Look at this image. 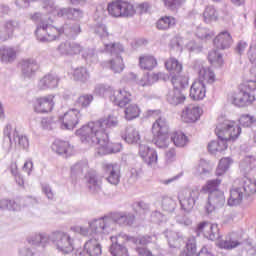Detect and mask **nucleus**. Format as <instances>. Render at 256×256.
I'll list each match as a JSON object with an SVG mask.
<instances>
[{
    "label": "nucleus",
    "instance_id": "nucleus-1",
    "mask_svg": "<svg viewBox=\"0 0 256 256\" xmlns=\"http://www.w3.org/2000/svg\"><path fill=\"white\" fill-rule=\"evenodd\" d=\"M77 135L84 137L90 145H96V155L104 157L119 153L123 147L120 143L109 142V136L103 131L101 124L91 122L77 130Z\"/></svg>",
    "mask_w": 256,
    "mask_h": 256
},
{
    "label": "nucleus",
    "instance_id": "nucleus-2",
    "mask_svg": "<svg viewBox=\"0 0 256 256\" xmlns=\"http://www.w3.org/2000/svg\"><path fill=\"white\" fill-rule=\"evenodd\" d=\"M215 133L218 140H212L208 144V151L211 153H223V151L227 149V143H229V141L239 139V135H241V126L233 120H219Z\"/></svg>",
    "mask_w": 256,
    "mask_h": 256
},
{
    "label": "nucleus",
    "instance_id": "nucleus-3",
    "mask_svg": "<svg viewBox=\"0 0 256 256\" xmlns=\"http://www.w3.org/2000/svg\"><path fill=\"white\" fill-rule=\"evenodd\" d=\"M256 81L250 80L240 87V91L234 96L233 104L236 107H247L255 101Z\"/></svg>",
    "mask_w": 256,
    "mask_h": 256
},
{
    "label": "nucleus",
    "instance_id": "nucleus-4",
    "mask_svg": "<svg viewBox=\"0 0 256 256\" xmlns=\"http://www.w3.org/2000/svg\"><path fill=\"white\" fill-rule=\"evenodd\" d=\"M199 195L200 193L197 189L181 190L178 194V201L180 203L182 211H184L185 213H191V211L195 207V203H197V200L199 199Z\"/></svg>",
    "mask_w": 256,
    "mask_h": 256
},
{
    "label": "nucleus",
    "instance_id": "nucleus-5",
    "mask_svg": "<svg viewBox=\"0 0 256 256\" xmlns=\"http://www.w3.org/2000/svg\"><path fill=\"white\" fill-rule=\"evenodd\" d=\"M33 109L35 113H40L41 115L52 113L53 109H55V95L48 94L39 96L34 101Z\"/></svg>",
    "mask_w": 256,
    "mask_h": 256
},
{
    "label": "nucleus",
    "instance_id": "nucleus-6",
    "mask_svg": "<svg viewBox=\"0 0 256 256\" xmlns=\"http://www.w3.org/2000/svg\"><path fill=\"white\" fill-rule=\"evenodd\" d=\"M79 121H81V111L75 108H71L59 116L62 129L73 130L79 125Z\"/></svg>",
    "mask_w": 256,
    "mask_h": 256
},
{
    "label": "nucleus",
    "instance_id": "nucleus-7",
    "mask_svg": "<svg viewBox=\"0 0 256 256\" xmlns=\"http://www.w3.org/2000/svg\"><path fill=\"white\" fill-rule=\"evenodd\" d=\"M51 240L62 253H71L73 251V239L67 233L61 231L54 232Z\"/></svg>",
    "mask_w": 256,
    "mask_h": 256
},
{
    "label": "nucleus",
    "instance_id": "nucleus-8",
    "mask_svg": "<svg viewBox=\"0 0 256 256\" xmlns=\"http://www.w3.org/2000/svg\"><path fill=\"white\" fill-rule=\"evenodd\" d=\"M114 221V223H118L119 225H123L127 221V216L123 215H116L112 220L110 218H100L97 220H93L90 223V229L92 233H103L106 227L109 226V223Z\"/></svg>",
    "mask_w": 256,
    "mask_h": 256
},
{
    "label": "nucleus",
    "instance_id": "nucleus-9",
    "mask_svg": "<svg viewBox=\"0 0 256 256\" xmlns=\"http://www.w3.org/2000/svg\"><path fill=\"white\" fill-rule=\"evenodd\" d=\"M36 37L38 41H41L42 43L55 41V39L59 37V30L54 26L42 23V25L36 29Z\"/></svg>",
    "mask_w": 256,
    "mask_h": 256
},
{
    "label": "nucleus",
    "instance_id": "nucleus-10",
    "mask_svg": "<svg viewBox=\"0 0 256 256\" xmlns=\"http://www.w3.org/2000/svg\"><path fill=\"white\" fill-rule=\"evenodd\" d=\"M138 153L148 167H155V165H157V161L159 159L157 150L147 146V144L140 143Z\"/></svg>",
    "mask_w": 256,
    "mask_h": 256
},
{
    "label": "nucleus",
    "instance_id": "nucleus-11",
    "mask_svg": "<svg viewBox=\"0 0 256 256\" xmlns=\"http://www.w3.org/2000/svg\"><path fill=\"white\" fill-rule=\"evenodd\" d=\"M107 11L111 17H128L129 2L123 0L112 1L108 4Z\"/></svg>",
    "mask_w": 256,
    "mask_h": 256
},
{
    "label": "nucleus",
    "instance_id": "nucleus-12",
    "mask_svg": "<svg viewBox=\"0 0 256 256\" xmlns=\"http://www.w3.org/2000/svg\"><path fill=\"white\" fill-rule=\"evenodd\" d=\"M196 232L198 235L201 233L206 239L215 241L219 239V226L217 224H211L209 222H201L198 224Z\"/></svg>",
    "mask_w": 256,
    "mask_h": 256
},
{
    "label": "nucleus",
    "instance_id": "nucleus-13",
    "mask_svg": "<svg viewBox=\"0 0 256 256\" xmlns=\"http://www.w3.org/2000/svg\"><path fill=\"white\" fill-rule=\"evenodd\" d=\"M203 110L195 104H189L182 110L181 119L184 123H195L199 121Z\"/></svg>",
    "mask_w": 256,
    "mask_h": 256
},
{
    "label": "nucleus",
    "instance_id": "nucleus-14",
    "mask_svg": "<svg viewBox=\"0 0 256 256\" xmlns=\"http://www.w3.org/2000/svg\"><path fill=\"white\" fill-rule=\"evenodd\" d=\"M223 205H225V194L223 192H214L208 196V202L205 206V211L209 215L216 209H221Z\"/></svg>",
    "mask_w": 256,
    "mask_h": 256
},
{
    "label": "nucleus",
    "instance_id": "nucleus-15",
    "mask_svg": "<svg viewBox=\"0 0 256 256\" xmlns=\"http://www.w3.org/2000/svg\"><path fill=\"white\" fill-rule=\"evenodd\" d=\"M194 69L198 71V82L204 83V85L215 83V72L211 68L203 66V63L196 62Z\"/></svg>",
    "mask_w": 256,
    "mask_h": 256
},
{
    "label": "nucleus",
    "instance_id": "nucleus-16",
    "mask_svg": "<svg viewBox=\"0 0 256 256\" xmlns=\"http://www.w3.org/2000/svg\"><path fill=\"white\" fill-rule=\"evenodd\" d=\"M59 85V77L55 74H46L37 83V91H47L48 89H55Z\"/></svg>",
    "mask_w": 256,
    "mask_h": 256
},
{
    "label": "nucleus",
    "instance_id": "nucleus-17",
    "mask_svg": "<svg viewBox=\"0 0 256 256\" xmlns=\"http://www.w3.org/2000/svg\"><path fill=\"white\" fill-rule=\"evenodd\" d=\"M108 95L112 103L118 107H127L129 104V92L125 90H109Z\"/></svg>",
    "mask_w": 256,
    "mask_h": 256
},
{
    "label": "nucleus",
    "instance_id": "nucleus-18",
    "mask_svg": "<svg viewBox=\"0 0 256 256\" xmlns=\"http://www.w3.org/2000/svg\"><path fill=\"white\" fill-rule=\"evenodd\" d=\"M207 94V88L205 87V83L195 81L190 88V97L193 101H203L205 99V95Z\"/></svg>",
    "mask_w": 256,
    "mask_h": 256
},
{
    "label": "nucleus",
    "instance_id": "nucleus-19",
    "mask_svg": "<svg viewBox=\"0 0 256 256\" xmlns=\"http://www.w3.org/2000/svg\"><path fill=\"white\" fill-rule=\"evenodd\" d=\"M52 151L58 155H73V146L68 141L56 139L52 144Z\"/></svg>",
    "mask_w": 256,
    "mask_h": 256
},
{
    "label": "nucleus",
    "instance_id": "nucleus-20",
    "mask_svg": "<svg viewBox=\"0 0 256 256\" xmlns=\"http://www.w3.org/2000/svg\"><path fill=\"white\" fill-rule=\"evenodd\" d=\"M185 99H187V96H185L182 89H170L166 94V101H168L170 105H181L185 103Z\"/></svg>",
    "mask_w": 256,
    "mask_h": 256
},
{
    "label": "nucleus",
    "instance_id": "nucleus-21",
    "mask_svg": "<svg viewBox=\"0 0 256 256\" xmlns=\"http://www.w3.org/2000/svg\"><path fill=\"white\" fill-rule=\"evenodd\" d=\"M233 45V38L228 31L220 32L214 39L216 49H229Z\"/></svg>",
    "mask_w": 256,
    "mask_h": 256
},
{
    "label": "nucleus",
    "instance_id": "nucleus-22",
    "mask_svg": "<svg viewBox=\"0 0 256 256\" xmlns=\"http://www.w3.org/2000/svg\"><path fill=\"white\" fill-rule=\"evenodd\" d=\"M245 197L247 196L240 186L232 188L230 190V197L228 198V205L230 207L241 205V202L243 201V199H245Z\"/></svg>",
    "mask_w": 256,
    "mask_h": 256
},
{
    "label": "nucleus",
    "instance_id": "nucleus-23",
    "mask_svg": "<svg viewBox=\"0 0 256 256\" xmlns=\"http://www.w3.org/2000/svg\"><path fill=\"white\" fill-rule=\"evenodd\" d=\"M104 170L108 174L107 181L108 183H111V185H117L119 183V166L116 164H106L104 166Z\"/></svg>",
    "mask_w": 256,
    "mask_h": 256
},
{
    "label": "nucleus",
    "instance_id": "nucleus-24",
    "mask_svg": "<svg viewBox=\"0 0 256 256\" xmlns=\"http://www.w3.org/2000/svg\"><path fill=\"white\" fill-rule=\"evenodd\" d=\"M165 237L168 239V245L172 249H179L181 243H183V235L179 232L168 230L165 232Z\"/></svg>",
    "mask_w": 256,
    "mask_h": 256
},
{
    "label": "nucleus",
    "instance_id": "nucleus-25",
    "mask_svg": "<svg viewBox=\"0 0 256 256\" xmlns=\"http://www.w3.org/2000/svg\"><path fill=\"white\" fill-rule=\"evenodd\" d=\"M58 51H60V53H62V55H79V53H81V51H83V48L81 47V45L76 44V43H62L60 44V46L58 47Z\"/></svg>",
    "mask_w": 256,
    "mask_h": 256
},
{
    "label": "nucleus",
    "instance_id": "nucleus-26",
    "mask_svg": "<svg viewBox=\"0 0 256 256\" xmlns=\"http://www.w3.org/2000/svg\"><path fill=\"white\" fill-rule=\"evenodd\" d=\"M139 66L144 71H153L157 67V59L153 55H142L139 57Z\"/></svg>",
    "mask_w": 256,
    "mask_h": 256
},
{
    "label": "nucleus",
    "instance_id": "nucleus-27",
    "mask_svg": "<svg viewBox=\"0 0 256 256\" xmlns=\"http://www.w3.org/2000/svg\"><path fill=\"white\" fill-rule=\"evenodd\" d=\"M152 133L153 135H165V133H169V123H167V119L161 116L156 118L152 125Z\"/></svg>",
    "mask_w": 256,
    "mask_h": 256
},
{
    "label": "nucleus",
    "instance_id": "nucleus-28",
    "mask_svg": "<svg viewBox=\"0 0 256 256\" xmlns=\"http://www.w3.org/2000/svg\"><path fill=\"white\" fill-rule=\"evenodd\" d=\"M84 249L86 253L90 256H99L103 253V249L101 248V244L97 239H90L84 244Z\"/></svg>",
    "mask_w": 256,
    "mask_h": 256
},
{
    "label": "nucleus",
    "instance_id": "nucleus-29",
    "mask_svg": "<svg viewBox=\"0 0 256 256\" xmlns=\"http://www.w3.org/2000/svg\"><path fill=\"white\" fill-rule=\"evenodd\" d=\"M234 237L235 234L226 236L224 240L219 241L218 247H220V249H225L226 251L237 249V247L241 245V242H239V240L235 239Z\"/></svg>",
    "mask_w": 256,
    "mask_h": 256
},
{
    "label": "nucleus",
    "instance_id": "nucleus-30",
    "mask_svg": "<svg viewBox=\"0 0 256 256\" xmlns=\"http://www.w3.org/2000/svg\"><path fill=\"white\" fill-rule=\"evenodd\" d=\"M239 187H241L242 192L246 194V197L256 193V181L251 178L244 177L240 181Z\"/></svg>",
    "mask_w": 256,
    "mask_h": 256
},
{
    "label": "nucleus",
    "instance_id": "nucleus-31",
    "mask_svg": "<svg viewBox=\"0 0 256 256\" xmlns=\"http://www.w3.org/2000/svg\"><path fill=\"white\" fill-rule=\"evenodd\" d=\"M176 23L177 20L173 16H164L157 21L156 27L159 31H167V29L175 27Z\"/></svg>",
    "mask_w": 256,
    "mask_h": 256
},
{
    "label": "nucleus",
    "instance_id": "nucleus-32",
    "mask_svg": "<svg viewBox=\"0 0 256 256\" xmlns=\"http://www.w3.org/2000/svg\"><path fill=\"white\" fill-rule=\"evenodd\" d=\"M165 67L171 75H179L183 71V64L175 58H170L165 62Z\"/></svg>",
    "mask_w": 256,
    "mask_h": 256
},
{
    "label": "nucleus",
    "instance_id": "nucleus-33",
    "mask_svg": "<svg viewBox=\"0 0 256 256\" xmlns=\"http://www.w3.org/2000/svg\"><path fill=\"white\" fill-rule=\"evenodd\" d=\"M204 22L207 24L215 23L219 21V13L213 6H207L203 12Z\"/></svg>",
    "mask_w": 256,
    "mask_h": 256
},
{
    "label": "nucleus",
    "instance_id": "nucleus-34",
    "mask_svg": "<svg viewBox=\"0 0 256 256\" xmlns=\"http://www.w3.org/2000/svg\"><path fill=\"white\" fill-rule=\"evenodd\" d=\"M171 83L173 89H185L189 85V78L180 74H172Z\"/></svg>",
    "mask_w": 256,
    "mask_h": 256
},
{
    "label": "nucleus",
    "instance_id": "nucleus-35",
    "mask_svg": "<svg viewBox=\"0 0 256 256\" xmlns=\"http://www.w3.org/2000/svg\"><path fill=\"white\" fill-rule=\"evenodd\" d=\"M21 69L24 75H33V73L39 71V64L34 60H23L21 63Z\"/></svg>",
    "mask_w": 256,
    "mask_h": 256
},
{
    "label": "nucleus",
    "instance_id": "nucleus-36",
    "mask_svg": "<svg viewBox=\"0 0 256 256\" xmlns=\"http://www.w3.org/2000/svg\"><path fill=\"white\" fill-rule=\"evenodd\" d=\"M220 185H221V179L217 178V179L208 180L206 184L202 187V191L204 193H209V195H211V193L221 192V190H219Z\"/></svg>",
    "mask_w": 256,
    "mask_h": 256
},
{
    "label": "nucleus",
    "instance_id": "nucleus-37",
    "mask_svg": "<svg viewBox=\"0 0 256 256\" xmlns=\"http://www.w3.org/2000/svg\"><path fill=\"white\" fill-rule=\"evenodd\" d=\"M176 147H185L189 143V138L183 132H174L170 136Z\"/></svg>",
    "mask_w": 256,
    "mask_h": 256
},
{
    "label": "nucleus",
    "instance_id": "nucleus-38",
    "mask_svg": "<svg viewBox=\"0 0 256 256\" xmlns=\"http://www.w3.org/2000/svg\"><path fill=\"white\" fill-rule=\"evenodd\" d=\"M17 57V52L13 48H3L0 50V61L3 63H11L15 61Z\"/></svg>",
    "mask_w": 256,
    "mask_h": 256
},
{
    "label": "nucleus",
    "instance_id": "nucleus-39",
    "mask_svg": "<svg viewBox=\"0 0 256 256\" xmlns=\"http://www.w3.org/2000/svg\"><path fill=\"white\" fill-rule=\"evenodd\" d=\"M153 142L159 149H167L169 147V133L165 134H154Z\"/></svg>",
    "mask_w": 256,
    "mask_h": 256
},
{
    "label": "nucleus",
    "instance_id": "nucleus-40",
    "mask_svg": "<svg viewBox=\"0 0 256 256\" xmlns=\"http://www.w3.org/2000/svg\"><path fill=\"white\" fill-rule=\"evenodd\" d=\"M232 164H233V160L230 157L222 158L216 169L217 177H221V175H225V173H227V170L229 169V167H231Z\"/></svg>",
    "mask_w": 256,
    "mask_h": 256
},
{
    "label": "nucleus",
    "instance_id": "nucleus-41",
    "mask_svg": "<svg viewBox=\"0 0 256 256\" xmlns=\"http://www.w3.org/2000/svg\"><path fill=\"white\" fill-rule=\"evenodd\" d=\"M108 67L111 71L115 73H121L125 69V63H123V58L116 56L112 60L108 61Z\"/></svg>",
    "mask_w": 256,
    "mask_h": 256
},
{
    "label": "nucleus",
    "instance_id": "nucleus-42",
    "mask_svg": "<svg viewBox=\"0 0 256 256\" xmlns=\"http://www.w3.org/2000/svg\"><path fill=\"white\" fill-rule=\"evenodd\" d=\"M110 253L113 256H129L127 246L121 245L119 243H115L110 246Z\"/></svg>",
    "mask_w": 256,
    "mask_h": 256
},
{
    "label": "nucleus",
    "instance_id": "nucleus-43",
    "mask_svg": "<svg viewBox=\"0 0 256 256\" xmlns=\"http://www.w3.org/2000/svg\"><path fill=\"white\" fill-rule=\"evenodd\" d=\"M147 11H149V3L131 4L129 16L132 17L135 13H139L141 15L143 13H147Z\"/></svg>",
    "mask_w": 256,
    "mask_h": 256
},
{
    "label": "nucleus",
    "instance_id": "nucleus-44",
    "mask_svg": "<svg viewBox=\"0 0 256 256\" xmlns=\"http://www.w3.org/2000/svg\"><path fill=\"white\" fill-rule=\"evenodd\" d=\"M208 61L212 65L221 67L223 65V55H221L217 50H212L208 53Z\"/></svg>",
    "mask_w": 256,
    "mask_h": 256
},
{
    "label": "nucleus",
    "instance_id": "nucleus-45",
    "mask_svg": "<svg viewBox=\"0 0 256 256\" xmlns=\"http://www.w3.org/2000/svg\"><path fill=\"white\" fill-rule=\"evenodd\" d=\"M28 243L30 245H42V247H45L49 243V237L43 234H36L28 240Z\"/></svg>",
    "mask_w": 256,
    "mask_h": 256
},
{
    "label": "nucleus",
    "instance_id": "nucleus-46",
    "mask_svg": "<svg viewBox=\"0 0 256 256\" xmlns=\"http://www.w3.org/2000/svg\"><path fill=\"white\" fill-rule=\"evenodd\" d=\"M77 105H79V107H81L82 109H87V107H89L91 105V103H93V95L91 94H84L81 95L77 101H76Z\"/></svg>",
    "mask_w": 256,
    "mask_h": 256
},
{
    "label": "nucleus",
    "instance_id": "nucleus-47",
    "mask_svg": "<svg viewBox=\"0 0 256 256\" xmlns=\"http://www.w3.org/2000/svg\"><path fill=\"white\" fill-rule=\"evenodd\" d=\"M13 136L15 137V139H17L19 147H21L22 149H27V147H29V138H27V136L23 134H19V131H17V129L13 131Z\"/></svg>",
    "mask_w": 256,
    "mask_h": 256
},
{
    "label": "nucleus",
    "instance_id": "nucleus-48",
    "mask_svg": "<svg viewBox=\"0 0 256 256\" xmlns=\"http://www.w3.org/2000/svg\"><path fill=\"white\" fill-rule=\"evenodd\" d=\"M176 207L177 204L175 203V200H173L171 197H164L162 199V209H164V211H167L168 213H173Z\"/></svg>",
    "mask_w": 256,
    "mask_h": 256
},
{
    "label": "nucleus",
    "instance_id": "nucleus-49",
    "mask_svg": "<svg viewBox=\"0 0 256 256\" xmlns=\"http://www.w3.org/2000/svg\"><path fill=\"white\" fill-rule=\"evenodd\" d=\"M197 253V242L195 237H190L186 243V255L193 256Z\"/></svg>",
    "mask_w": 256,
    "mask_h": 256
},
{
    "label": "nucleus",
    "instance_id": "nucleus-50",
    "mask_svg": "<svg viewBox=\"0 0 256 256\" xmlns=\"http://www.w3.org/2000/svg\"><path fill=\"white\" fill-rule=\"evenodd\" d=\"M214 35L215 34L207 28L198 27L196 30V36L198 37V39L209 40L212 39Z\"/></svg>",
    "mask_w": 256,
    "mask_h": 256
},
{
    "label": "nucleus",
    "instance_id": "nucleus-51",
    "mask_svg": "<svg viewBox=\"0 0 256 256\" xmlns=\"http://www.w3.org/2000/svg\"><path fill=\"white\" fill-rule=\"evenodd\" d=\"M104 49H105L106 53H111V55L117 54V53H122V51H124L123 45H121L119 43L105 44Z\"/></svg>",
    "mask_w": 256,
    "mask_h": 256
},
{
    "label": "nucleus",
    "instance_id": "nucleus-52",
    "mask_svg": "<svg viewBox=\"0 0 256 256\" xmlns=\"http://www.w3.org/2000/svg\"><path fill=\"white\" fill-rule=\"evenodd\" d=\"M256 122L255 116H251L249 114H244L240 117L239 123L242 127H251L253 123Z\"/></svg>",
    "mask_w": 256,
    "mask_h": 256
},
{
    "label": "nucleus",
    "instance_id": "nucleus-53",
    "mask_svg": "<svg viewBox=\"0 0 256 256\" xmlns=\"http://www.w3.org/2000/svg\"><path fill=\"white\" fill-rule=\"evenodd\" d=\"M89 77V72L87 71V68H77L74 70V79L77 81H84Z\"/></svg>",
    "mask_w": 256,
    "mask_h": 256
},
{
    "label": "nucleus",
    "instance_id": "nucleus-54",
    "mask_svg": "<svg viewBox=\"0 0 256 256\" xmlns=\"http://www.w3.org/2000/svg\"><path fill=\"white\" fill-rule=\"evenodd\" d=\"M141 115V108L137 104H130L129 106V121L137 119Z\"/></svg>",
    "mask_w": 256,
    "mask_h": 256
},
{
    "label": "nucleus",
    "instance_id": "nucleus-55",
    "mask_svg": "<svg viewBox=\"0 0 256 256\" xmlns=\"http://www.w3.org/2000/svg\"><path fill=\"white\" fill-rule=\"evenodd\" d=\"M130 241L132 243H136V245H148V243H151L153 241L152 236H141L140 238H130Z\"/></svg>",
    "mask_w": 256,
    "mask_h": 256
},
{
    "label": "nucleus",
    "instance_id": "nucleus-56",
    "mask_svg": "<svg viewBox=\"0 0 256 256\" xmlns=\"http://www.w3.org/2000/svg\"><path fill=\"white\" fill-rule=\"evenodd\" d=\"M136 251L140 256H159V251L154 250L153 252H151V250L145 247H137Z\"/></svg>",
    "mask_w": 256,
    "mask_h": 256
},
{
    "label": "nucleus",
    "instance_id": "nucleus-57",
    "mask_svg": "<svg viewBox=\"0 0 256 256\" xmlns=\"http://www.w3.org/2000/svg\"><path fill=\"white\" fill-rule=\"evenodd\" d=\"M132 209L135 211V213H141L142 211H145L146 209H149V205L145 202H135L132 204Z\"/></svg>",
    "mask_w": 256,
    "mask_h": 256
},
{
    "label": "nucleus",
    "instance_id": "nucleus-58",
    "mask_svg": "<svg viewBox=\"0 0 256 256\" xmlns=\"http://www.w3.org/2000/svg\"><path fill=\"white\" fill-rule=\"evenodd\" d=\"M209 171V164L205 160H201L198 166V175H208Z\"/></svg>",
    "mask_w": 256,
    "mask_h": 256
},
{
    "label": "nucleus",
    "instance_id": "nucleus-59",
    "mask_svg": "<svg viewBox=\"0 0 256 256\" xmlns=\"http://www.w3.org/2000/svg\"><path fill=\"white\" fill-rule=\"evenodd\" d=\"M186 47L188 50H190L192 53H201L203 47L201 45L195 43V41H190L186 44Z\"/></svg>",
    "mask_w": 256,
    "mask_h": 256
},
{
    "label": "nucleus",
    "instance_id": "nucleus-60",
    "mask_svg": "<svg viewBox=\"0 0 256 256\" xmlns=\"http://www.w3.org/2000/svg\"><path fill=\"white\" fill-rule=\"evenodd\" d=\"M118 123L119 121L113 115H109L106 119H104V125H106V127H117Z\"/></svg>",
    "mask_w": 256,
    "mask_h": 256
},
{
    "label": "nucleus",
    "instance_id": "nucleus-61",
    "mask_svg": "<svg viewBox=\"0 0 256 256\" xmlns=\"http://www.w3.org/2000/svg\"><path fill=\"white\" fill-rule=\"evenodd\" d=\"M221 19H223V21H231V19H233V13L231 8L229 7H225L222 10V15H221Z\"/></svg>",
    "mask_w": 256,
    "mask_h": 256
},
{
    "label": "nucleus",
    "instance_id": "nucleus-62",
    "mask_svg": "<svg viewBox=\"0 0 256 256\" xmlns=\"http://www.w3.org/2000/svg\"><path fill=\"white\" fill-rule=\"evenodd\" d=\"M176 223H179V225H184L185 227H189L193 222L189 219L187 216H176Z\"/></svg>",
    "mask_w": 256,
    "mask_h": 256
},
{
    "label": "nucleus",
    "instance_id": "nucleus-63",
    "mask_svg": "<svg viewBox=\"0 0 256 256\" xmlns=\"http://www.w3.org/2000/svg\"><path fill=\"white\" fill-rule=\"evenodd\" d=\"M140 176H141V167L136 166L134 168H131L130 179H133V181H137V179H139Z\"/></svg>",
    "mask_w": 256,
    "mask_h": 256
},
{
    "label": "nucleus",
    "instance_id": "nucleus-64",
    "mask_svg": "<svg viewBox=\"0 0 256 256\" xmlns=\"http://www.w3.org/2000/svg\"><path fill=\"white\" fill-rule=\"evenodd\" d=\"M246 49H247V42L241 40L240 42L237 43L235 51L238 55H242L243 53H245Z\"/></svg>",
    "mask_w": 256,
    "mask_h": 256
}]
</instances>
